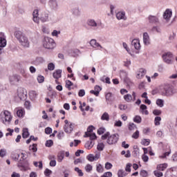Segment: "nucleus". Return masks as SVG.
I'll use <instances>...</instances> for the list:
<instances>
[{
    "mask_svg": "<svg viewBox=\"0 0 177 177\" xmlns=\"http://www.w3.org/2000/svg\"><path fill=\"white\" fill-rule=\"evenodd\" d=\"M102 140H106V139H107L106 143H108V145H115L120 139V136L117 133L110 136V132H106L102 136Z\"/></svg>",
    "mask_w": 177,
    "mask_h": 177,
    "instance_id": "f257e3e1",
    "label": "nucleus"
},
{
    "mask_svg": "<svg viewBox=\"0 0 177 177\" xmlns=\"http://www.w3.org/2000/svg\"><path fill=\"white\" fill-rule=\"evenodd\" d=\"M43 46L46 49H53L56 46L55 40L50 37H45L43 42Z\"/></svg>",
    "mask_w": 177,
    "mask_h": 177,
    "instance_id": "f03ea898",
    "label": "nucleus"
},
{
    "mask_svg": "<svg viewBox=\"0 0 177 177\" xmlns=\"http://www.w3.org/2000/svg\"><path fill=\"white\" fill-rule=\"evenodd\" d=\"M0 116L1 118L3 124H6V122L9 124V122L12 121V114L10 112H9V111L6 110L3 112H1Z\"/></svg>",
    "mask_w": 177,
    "mask_h": 177,
    "instance_id": "7ed1b4c3",
    "label": "nucleus"
},
{
    "mask_svg": "<svg viewBox=\"0 0 177 177\" xmlns=\"http://www.w3.org/2000/svg\"><path fill=\"white\" fill-rule=\"evenodd\" d=\"M162 96H171L172 95V88L169 85H165L160 88Z\"/></svg>",
    "mask_w": 177,
    "mask_h": 177,
    "instance_id": "20e7f679",
    "label": "nucleus"
},
{
    "mask_svg": "<svg viewBox=\"0 0 177 177\" xmlns=\"http://www.w3.org/2000/svg\"><path fill=\"white\" fill-rule=\"evenodd\" d=\"M162 57L165 63L167 64H171L172 63V57H174V55L172 53L169 52L163 54Z\"/></svg>",
    "mask_w": 177,
    "mask_h": 177,
    "instance_id": "39448f33",
    "label": "nucleus"
},
{
    "mask_svg": "<svg viewBox=\"0 0 177 177\" xmlns=\"http://www.w3.org/2000/svg\"><path fill=\"white\" fill-rule=\"evenodd\" d=\"M124 99L127 103H131V102H135L136 100V93L135 91L132 92V95L131 94H127L124 95Z\"/></svg>",
    "mask_w": 177,
    "mask_h": 177,
    "instance_id": "423d86ee",
    "label": "nucleus"
},
{
    "mask_svg": "<svg viewBox=\"0 0 177 177\" xmlns=\"http://www.w3.org/2000/svg\"><path fill=\"white\" fill-rule=\"evenodd\" d=\"M64 123H65V125L64 127V131L66 133H71V132H73V129H74V124H73L72 123L68 124V120H64Z\"/></svg>",
    "mask_w": 177,
    "mask_h": 177,
    "instance_id": "0eeeda50",
    "label": "nucleus"
},
{
    "mask_svg": "<svg viewBox=\"0 0 177 177\" xmlns=\"http://www.w3.org/2000/svg\"><path fill=\"white\" fill-rule=\"evenodd\" d=\"M18 41L21 43V45L25 48H28V46H30V41H28V38L26 37V35L23 37H21Z\"/></svg>",
    "mask_w": 177,
    "mask_h": 177,
    "instance_id": "6e6552de",
    "label": "nucleus"
},
{
    "mask_svg": "<svg viewBox=\"0 0 177 177\" xmlns=\"http://www.w3.org/2000/svg\"><path fill=\"white\" fill-rule=\"evenodd\" d=\"M15 111H17V117H19V118H23V117H24V115H26V111H24V109L23 108H16Z\"/></svg>",
    "mask_w": 177,
    "mask_h": 177,
    "instance_id": "1a4fd4ad",
    "label": "nucleus"
},
{
    "mask_svg": "<svg viewBox=\"0 0 177 177\" xmlns=\"http://www.w3.org/2000/svg\"><path fill=\"white\" fill-rule=\"evenodd\" d=\"M6 46V39L5 38V35L0 32V48H5Z\"/></svg>",
    "mask_w": 177,
    "mask_h": 177,
    "instance_id": "9d476101",
    "label": "nucleus"
},
{
    "mask_svg": "<svg viewBox=\"0 0 177 177\" xmlns=\"http://www.w3.org/2000/svg\"><path fill=\"white\" fill-rule=\"evenodd\" d=\"M146 73L147 71L145 69L140 68L137 72L136 78H138V79L143 78V77L146 75Z\"/></svg>",
    "mask_w": 177,
    "mask_h": 177,
    "instance_id": "9b49d317",
    "label": "nucleus"
},
{
    "mask_svg": "<svg viewBox=\"0 0 177 177\" xmlns=\"http://www.w3.org/2000/svg\"><path fill=\"white\" fill-rule=\"evenodd\" d=\"M38 13H39L38 10H35L33 11V14H32L33 21L35 23H37V24H39V17H38V16H39V15Z\"/></svg>",
    "mask_w": 177,
    "mask_h": 177,
    "instance_id": "f8f14e48",
    "label": "nucleus"
},
{
    "mask_svg": "<svg viewBox=\"0 0 177 177\" xmlns=\"http://www.w3.org/2000/svg\"><path fill=\"white\" fill-rule=\"evenodd\" d=\"M131 45L134 46L135 49H136L137 50H139V49H140V42L139 41V39H133L131 41Z\"/></svg>",
    "mask_w": 177,
    "mask_h": 177,
    "instance_id": "ddd939ff",
    "label": "nucleus"
},
{
    "mask_svg": "<svg viewBox=\"0 0 177 177\" xmlns=\"http://www.w3.org/2000/svg\"><path fill=\"white\" fill-rule=\"evenodd\" d=\"M17 95L19 99L21 100H23V99H24V97L26 96V93H24V89L23 88H18Z\"/></svg>",
    "mask_w": 177,
    "mask_h": 177,
    "instance_id": "4468645a",
    "label": "nucleus"
},
{
    "mask_svg": "<svg viewBox=\"0 0 177 177\" xmlns=\"http://www.w3.org/2000/svg\"><path fill=\"white\" fill-rule=\"evenodd\" d=\"M172 17V11L169 10V9L166 10L163 15V18L165 20H169Z\"/></svg>",
    "mask_w": 177,
    "mask_h": 177,
    "instance_id": "2eb2a0df",
    "label": "nucleus"
},
{
    "mask_svg": "<svg viewBox=\"0 0 177 177\" xmlns=\"http://www.w3.org/2000/svg\"><path fill=\"white\" fill-rule=\"evenodd\" d=\"M53 77L55 80H59V78H62V70H60V69L56 70L53 73Z\"/></svg>",
    "mask_w": 177,
    "mask_h": 177,
    "instance_id": "dca6fc26",
    "label": "nucleus"
},
{
    "mask_svg": "<svg viewBox=\"0 0 177 177\" xmlns=\"http://www.w3.org/2000/svg\"><path fill=\"white\" fill-rule=\"evenodd\" d=\"M167 167H168V164L163 163V164L158 165L156 167V169H158V171H165V169H167Z\"/></svg>",
    "mask_w": 177,
    "mask_h": 177,
    "instance_id": "f3484780",
    "label": "nucleus"
},
{
    "mask_svg": "<svg viewBox=\"0 0 177 177\" xmlns=\"http://www.w3.org/2000/svg\"><path fill=\"white\" fill-rule=\"evenodd\" d=\"M90 45H91L93 48H100V49L103 48L99 43H97V41H96V39H91L90 41Z\"/></svg>",
    "mask_w": 177,
    "mask_h": 177,
    "instance_id": "a211bd4d",
    "label": "nucleus"
},
{
    "mask_svg": "<svg viewBox=\"0 0 177 177\" xmlns=\"http://www.w3.org/2000/svg\"><path fill=\"white\" fill-rule=\"evenodd\" d=\"M15 38L19 41V39L22 38L25 35L20 30H16L14 33Z\"/></svg>",
    "mask_w": 177,
    "mask_h": 177,
    "instance_id": "6ab92c4d",
    "label": "nucleus"
},
{
    "mask_svg": "<svg viewBox=\"0 0 177 177\" xmlns=\"http://www.w3.org/2000/svg\"><path fill=\"white\" fill-rule=\"evenodd\" d=\"M84 138H90V140H95L97 139V136L96 134L95 133H85Z\"/></svg>",
    "mask_w": 177,
    "mask_h": 177,
    "instance_id": "aec40b11",
    "label": "nucleus"
},
{
    "mask_svg": "<svg viewBox=\"0 0 177 177\" xmlns=\"http://www.w3.org/2000/svg\"><path fill=\"white\" fill-rule=\"evenodd\" d=\"M143 41L145 45H149V44H150V37H149V34H147V32L143 34Z\"/></svg>",
    "mask_w": 177,
    "mask_h": 177,
    "instance_id": "412c9836",
    "label": "nucleus"
},
{
    "mask_svg": "<svg viewBox=\"0 0 177 177\" xmlns=\"http://www.w3.org/2000/svg\"><path fill=\"white\" fill-rule=\"evenodd\" d=\"M102 121H110V115L107 112H104L101 116Z\"/></svg>",
    "mask_w": 177,
    "mask_h": 177,
    "instance_id": "4be33fe9",
    "label": "nucleus"
},
{
    "mask_svg": "<svg viewBox=\"0 0 177 177\" xmlns=\"http://www.w3.org/2000/svg\"><path fill=\"white\" fill-rule=\"evenodd\" d=\"M149 23H158V18H157V17L156 16H151L150 15L149 17Z\"/></svg>",
    "mask_w": 177,
    "mask_h": 177,
    "instance_id": "5701e85b",
    "label": "nucleus"
},
{
    "mask_svg": "<svg viewBox=\"0 0 177 177\" xmlns=\"http://www.w3.org/2000/svg\"><path fill=\"white\" fill-rule=\"evenodd\" d=\"M93 145H95V143L93 142V141L90 140L88 141L86 144H85V147L86 149H87L88 150H91V149H92L93 147Z\"/></svg>",
    "mask_w": 177,
    "mask_h": 177,
    "instance_id": "b1692460",
    "label": "nucleus"
},
{
    "mask_svg": "<svg viewBox=\"0 0 177 177\" xmlns=\"http://www.w3.org/2000/svg\"><path fill=\"white\" fill-rule=\"evenodd\" d=\"M30 136V133L28 132V129H23L22 138L24 139H27Z\"/></svg>",
    "mask_w": 177,
    "mask_h": 177,
    "instance_id": "393cba45",
    "label": "nucleus"
},
{
    "mask_svg": "<svg viewBox=\"0 0 177 177\" xmlns=\"http://www.w3.org/2000/svg\"><path fill=\"white\" fill-rule=\"evenodd\" d=\"M116 17L118 20H122V19H125V12H119L116 14Z\"/></svg>",
    "mask_w": 177,
    "mask_h": 177,
    "instance_id": "a878e982",
    "label": "nucleus"
},
{
    "mask_svg": "<svg viewBox=\"0 0 177 177\" xmlns=\"http://www.w3.org/2000/svg\"><path fill=\"white\" fill-rule=\"evenodd\" d=\"M105 99L106 102H113V93H107L105 94Z\"/></svg>",
    "mask_w": 177,
    "mask_h": 177,
    "instance_id": "bb28decb",
    "label": "nucleus"
},
{
    "mask_svg": "<svg viewBox=\"0 0 177 177\" xmlns=\"http://www.w3.org/2000/svg\"><path fill=\"white\" fill-rule=\"evenodd\" d=\"M96 171L97 172H99L100 174H102L104 171V168L101 164H98L96 165Z\"/></svg>",
    "mask_w": 177,
    "mask_h": 177,
    "instance_id": "cd10ccee",
    "label": "nucleus"
},
{
    "mask_svg": "<svg viewBox=\"0 0 177 177\" xmlns=\"http://www.w3.org/2000/svg\"><path fill=\"white\" fill-rule=\"evenodd\" d=\"M73 85H74V83H73L71 81L66 80L65 86L67 88V89H68V91H71V86H73Z\"/></svg>",
    "mask_w": 177,
    "mask_h": 177,
    "instance_id": "c85d7f7f",
    "label": "nucleus"
},
{
    "mask_svg": "<svg viewBox=\"0 0 177 177\" xmlns=\"http://www.w3.org/2000/svg\"><path fill=\"white\" fill-rule=\"evenodd\" d=\"M38 145L37 144H33L32 145L29 146V150L33 153H37L38 149L37 148Z\"/></svg>",
    "mask_w": 177,
    "mask_h": 177,
    "instance_id": "c756f323",
    "label": "nucleus"
},
{
    "mask_svg": "<svg viewBox=\"0 0 177 177\" xmlns=\"http://www.w3.org/2000/svg\"><path fill=\"white\" fill-rule=\"evenodd\" d=\"M133 121L136 124H140V122H142V117H140V115H136L133 118Z\"/></svg>",
    "mask_w": 177,
    "mask_h": 177,
    "instance_id": "7c9ffc66",
    "label": "nucleus"
},
{
    "mask_svg": "<svg viewBox=\"0 0 177 177\" xmlns=\"http://www.w3.org/2000/svg\"><path fill=\"white\" fill-rule=\"evenodd\" d=\"M127 175H128V174H127V172H125V171H124L122 169H120L118 171V177H124V176H127Z\"/></svg>",
    "mask_w": 177,
    "mask_h": 177,
    "instance_id": "2f4dec72",
    "label": "nucleus"
},
{
    "mask_svg": "<svg viewBox=\"0 0 177 177\" xmlns=\"http://www.w3.org/2000/svg\"><path fill=\"white\" fill-rule=\"evenodd\" d=\"M64 158V153L60 152L57 155V161L58 162H62L63 161V159Z\"/></svg>",
    "mask_w": 177,
    "mask_h": 177,
    "instance_id": "473e14b6",
    "label": "nucleus"
},
{
    "mask_svg": "<svg viewBox=\"0 0 177 177\" xmlns=\"http://www.w3.org/2000/svg\"><path fill=\"white\" fill-rule=\"evenodd\" d=\"M29 96L32 97V99H35V97L38 96V93L35 91H31L29 92Z\"/></svg>",
    "mask_w": 177,
    "mask_h": 177,
    "instance_id": "72a5a7b5",
    "label": "nucleus"
},
{
    "mask_svg": "<svg viewBox=\"0 0 177 177\" xmlns=\"http://www.w3.org/2000/svg\"><path fill=\"white\" fill-rule=\"evenodd\" d=\"M141 145H142V146H149V145H150V139H142L141 140Z\"/></svg>",
    "mask_w": 177,
    "mask_h": 177,
    "instance_id": "f704fd0d",
    "label": "nucleus"
},
{
    "mask_svg": "<svg viewBox=\"0 0 177 177\" xmlns=\"http://www.w3.org/2000/svg\"><path fill=\"white\" fill-rule=\"evenodd\" d=\"M11 157L13 160H15V161H17V160H19V158H20V154L16 152H14L12 153Z\"/></svg>",
    "mask_w": 177,
    "mask_h": 177,
    "instance_id": "c9c22d12",
    "label": "nucleus"
},
{
    "mask_svg": "<svg viewBox=\"0 0 177 177\" xmlns=\"http://www.w3.org/2000/svg\"><path fill=\"white\" fill-rule=\"evenodd\" d=\"M135 129H138V127L134 123L129 124V131H135Z\"/></svg>",
    "mask_w": 177,
    "mask_h": 177,
    "instance_id": "e433bc0d",
    "label": "nucleus"
},
{
    "mask_svg": "<svg viewBox=\"0 0 177 177\" xmlns=\"http://www.w3.org/2000/svg\"><path fill=\"white\" fill-rule=\"evenodd\" d=\"M98 151H103L104 149V144L103 142L99 143L97 146Z\"/></svg>",
    "mask_w": 177,
    "mask_h": 177,
    "instance_id": "4c0bfd02",
    "label": "nucleus"
},
{
    "mask_svg": "<svg viewBox=\"0 0 177 177\" xmlns=\"http://www.w3.org/2000/svg\"><path fill=\"white\" fill-rule=\"evenodd\" d=\"M88 24L91 27H96L97 26V24L93 19H89L88 21Z\"/></svg>",
    "mask_w": 177,
    "mask_h": 177,
    "instance_id": "58836bf2",
    "label": "nucleus"
},
{
    "mask_svg": "<svg viewBox=\"0 0 177 177\" xmlns=\"http://www.w3.org/2000/svg\"><path fill=\"white\" fill-rule=\"evenodd\" d=\"M156 104L159 107H164V100H162V99L156 100Z\"/></svg>",
    "mask_w": 177,
    "mask_h": 177,
    "instance_id": "ea45409f",
    "label": "nucleus"
},
{
    "mask_svg": "<svg viewBox=\"0 0 177 177\" xmlns=\"http://www.w3.org/2000/svg\"><path fill=\"white\" fill-rule=\"evenodd\" d=\"M160 121H161V117H160V116L156 117L155 120H154L155 125H156V126L160 125Z\"/></svg>",
    "mask_w": 177,
    "mask_h": 177,
    "instance_id": "a19ab883",
    "label": "nucleus"
},
{
    "mask_svg": "<svg viewBox=\"0 0 177 177\" xmlns=\"http://www.w3.org/2000/svg\"><path fill=\"white\" fill-rule=\"evenodd\" d=\"M48 70H49L50 71H53V70H55V64L49 63L48 64Z\"/></svg>",
    "mask_w": 177,
    "mask_h": 177,
    "instance_id": "79ce46f5",
    "label": "nucleus"
},
{
    "mask_svg": "<svg viewBox=\"0 0 177 177\" xmlns=\"http://www.w3.org/2000/svg\"><path fill=\"white\" fill-rule=\"evenodd\" d=\"M97 132L98 135H103V133L106 132V129H104V127H100V129H98Z\"/></svg>",
    "mask_w": 177,
    "mask_h": 177,
    "instance_id": "37998d69",
    "label": "nucleus"
},
{
    "mask_svg": "<svg viewBox=\"0 0 177 177\" xmlns=\"http://www.w3.org/2000/svg\"><path fill=\"white\" fill-rule=\"evenodd\" d=\"M118 109H120L121 111L127 110V109H128V105L120 104L118 106Z\"/></svg>",
    "mask_w": 177,
    "mask_h": 177,
    "instance_id": "c03bdc74",
    "label": "nucleus"
},
{
    "mask_svg": "<svg viewBox=\"0 0 177 177\" xmlns=\"http://www.w3.org/2000/svg\"><path fill=\"white\" fill-rule=\"evenodd\" d=\"M75 172H77L79 176H84V173L82 172V170L80 169L78 167L75 168Z\"/></svg>",
    "mask_w": 177,
    "mask_h": 177,
    "instance_id": "a18cd8bd",
    "label": "nucleus"
},
{
    "mask_svg": "<svg viewBox=\"0 0 177 177\" xmlns=\"http://www.w3.org/2000/svg\"><path fill=\"white\" fill-rule=\"evenodd\" d=\"M131 138H133V139H139V131H136V132L133 133Z\"/></svg>",
    "mask_w": 177,
    "mask_h": 177,
    "instance_id": "49530a36",
    "label": "nucleus"
},
{
    "mask_svg": "<svg viewBox=\"0 0 177 177\" xmlns=\"http://www.w3.org/2000/svg\"><path fill=\"white\" fill-rule=\"evenodd\" d=\"M53 146V141L52 140H47L46 142V147H52Z\"/></svg>",
    "mask_w": 177,
    "mask_h": 177,
    "instance_id": "de8ad7c7",
    "label": "nucleus"
},
{
    "mask_svg": "<svg viewBox=\"0 0 177 177\" xmlns=\"http://www.w3.org/2000/svg\"><path fill=\"white\" fill-rule=\"evenodd\" d=\"M93 129H95V127L93 126H89L87 128V131L85 132V133H92V132H93Z\"/></svg>",
    "mask_w": 177,
    "mask_h": 177,
    "instance_id": "09e8293b",
    "label": "nucleus"
},
{
    "mask_svg": "<svg viewBox=\"0 0 177 177\" xmlns=\"http://www.w3.org/2000/svg\"><path fill=\"white\" fill-rule=\"evenodd\" d=\"M37 81L39 84H42V82L45 81V77L42 75H39L37 77Z\"/></svg>",
    "mask_w": 177,
    "mask_h": 177,
    "instance_id": "8fccbe9b",
    "label": "nucleus"
},
{
    "mask_svg": "<svg viewBox=\"0 0 177 177\" xmlns=\"http://www.w3.org/2000/svg\"><path fill=\"white\" fill-rule=\"evenodd\" d=\"M171 154V151L164 153L162 156H159L160 158H166Z\"/></svg>",
    "mask_w": 177,
    "mask_h": 177,
    "instance_id": "3c124183",
    "label": "nucleus"
},
{
    "mask_svg": "<svg viewBox=\"0 0 177 177\" xmlns=\"http://www.w3.org/2000/svg\"><path fill=\"white\" fill-rule=\"evenodd\" d=\"M111 168H113V165L111 163L109 162L105 163V169L109 170V169H111Z\"/></svg>",
    "mask_w": 177,
    "mask_h": 177,
    "instance_id": "603ef678",
    "label": "nucleus"
},
{
    "mask_svg": "<svg viewBox=\"0 0 177 177\" xmlns=\"http://www.w3.org/2000/svg\"><path fill=\"white\" fill-rule=\"evenodd\" d=\"M78 96H80V97H82L85 96V90H84V89L80 90V91L78 93Z\"/></svg>",
    "mask_w": 177,
    "mask_h": 177,
    "instance_id": "864d4df0",
    "label": "nucleus"
},
{
    "mask_svg": "<svg viewBox=\"0 0 177 177\" xmlns=\"http://www.w3.org/2000/svg\"><path fill=\"white\" fill-rule=\"evenodd\" d=\"M153 174H154L155 176H156V177H161L163 175L162 172L158 171H154Z\"/></svg>",
    "mask_w": 177,
    "mask_h": 177,
    "instance_id": "5fc2aeb1",
    "label": "nucleus"
},
{
    "mask_svg": "<svg viewBox=\"0 0 177 177\" xmlns=\"http://www.w3.org/2000/svg\"><path fill=\"white\" fill-rule=\"evenodd\" d=\"M142 160L144 161V162H147V161H149V156H147V155L142 154Z\"/></svg>",
    "mask_w": 177,
    "mask_h": 177,
    "instance_id": "6e6d98bb",
    "label": "nucleus"
},
{
    "mask_svg": "<svg viewBox=\"0 0 177 177\" xmlns=\"http://www.w3.org/2000/svg\"><path fill=\"white\" fill-rule=\"evenodd\" d=\"M87 160H88V161H91V162L95 161V157H94L93 155L89 154V155L87 156Z\"/></svg>",
    "mask_w": 177,
    "mask_h": 177,
    "instance_id": "4d7b16f0",
    "label": "nucleus"
},
{
    "mask_svg": "<svg viewBox=\"0 0 177 177\" xmlns=\"http://www.w3.org/2000/svg\"><path fill=\"white\" fill-rule=\"evenodd\" d=\"M52 174V171L49 169H46L44 171V175L46 176H49Z\"/></svg>",
    "mask_w": 177,
    "mask_h": 177,
    "instance_id": "13d9d810",
    "label": "nucleus"
},
{
    "mask_svg": "<svg viewBox=\"0 0 177 177\" xmlns=\"http://www.w3.org/2000/svg\"><path fill=\"white\" fill-rule=\"evenodd\" d=\"M31 104H30L29 101H26L24 103V107L26 109H27L28 110H30V107Z\"/></svg>",
    "mask_w": 177,
    "mask_h": 177,
    "instance_id": "bf43d9fd",
    "label": "nucleus"
},
{
    "mask_svg": "<svg viewBox=\"0 0 177 177\" xmlns=\"http://www.w3.org/2000/svg\"><path fill=\"white\" fill-rule=\"evenodd\" d=\"M45 133H46L47 135H50V133H52V129L50 127L46 128Z\"/></svg>",
    "mask_w": 177,
    "mask_h": 177,
    "instance_id": "052dcab7",
    "label": "nucleus"
},
{
    "mask_svg": "<svg viewBox=\"0 0 177 177\" xmlns=\"http://www.w3.org/2000/svg\"><path fill=\"white\" fill-rule=\"evenodd\" d=\"M85 169H86V172H91V171H92V165H87L85 167Z\"/></svg>",
    "mask_w": 177,
    "mask_h": 177,
    "instance_id": "680f3d73",
    "label": "nucleus"
},
{
    "mask_svg": "<svg viewBox=\"0 0 177 177\" xmlns=\"http://www.w3.org/2000/svg\"><path fill=\"white\" fill-rule=\"evenodd\" d=\"M153 114H154V115H161V110L155 109L153 111Z\"/></svg>",
    "mask_w": 177,
    "mask_h": 177,
    "instance_id": "e2e57ef3",
    "label": "nucleus"
},
{
    "mask_svg": "<svg viewBox=\"0 0 177 177\" xmlns=\"http://www.w3.org/2000/svg\"><path fill=\"white\" fill-rule=\"evenodd\" d=\"M131 165L130 163H128V164L126 165L125 171H126V172H131Z\"/></svg>",
    "mask_w": 177,
    "mask_h": 177,
    "instance_id": "0e129e2a",
    "label": "nucleus"
},
{
    "mask_svg": "<svg viewBox=\"0 0 177 177\" xmlns=\"http://www.w3.org/2000/svg\"><path fill=\"white\" fill-rule=\"evenodd\" d=\"M6 156V150L1 149L0 150V157H5Z\"/></svg>",
    "mask_w": 177,
    "mask_h": 177,
    "instance_id": "69168bd1",
    "label": "nucleus"
},
{
    "mask_svg": "<svg viewBox=\"0 0 177 177\" xmlns=\"http://www.w3.org/2000/svg\"><path fill=\"white\" fill-rule=\"evenodd\" d=\"M18 167L21 171H27V169H28V167L23 166V165H19Z\"/></svg>",
    "mask_w": 177,
    "mask_h": 177,
    "instance_id": "338daca9",
    "label": "nucleus"
},
{
    "mask_svg": "<svg viewBox=\"0 0 177 177\" xmlns=\"http://www.w3.org/2000/svg\"><path fill=\"white\" fill-rule=\"evenodd\" d=\"M140 175L142 177H147V171L146 170H142L140 171Z\"/></svg>",
    "mask_w": 177,
    "mask_h": 177,
    "instance_id": "774afa93",
    "label": "nucleus"
}]
</instances>
